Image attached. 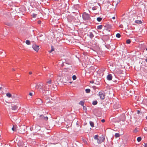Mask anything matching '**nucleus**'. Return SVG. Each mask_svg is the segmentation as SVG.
I'll list each match as a JSON object with an SVG mask.
<instances>
[{"label":"nucleus","mask_w":147,"mask_h":147,"mask_svg":"<svg viewBox=\"0 0 147 147\" xmlns=\"http://www.w3.org/2000/svg\"><path fill=\"white\" fill-rule=\"evenodd\" d=\"M143 146L145 147H147V143H144V145H143Z\"/></svg>","instance_id":"obj_32"},{"label":"nucleus","mask_w":147,"mask_h":147,"mask_svg":"<svg viewBox=\"0 0 147 147\" xmlns=\"http://www.w3.org/2000/svg\"><path fill=\"white\" fill-rule=\"evenodd\" d=\"M102 25H100L98 26L97 27V29L98 30H101L102 29Z\"/></svg>","instance_id":"obj_13"},{"label":"nucleus","mask_w":147,"mask_h":147,"mask_svg":"<svg viewBox=\"0 0 147 147\" xmlns=\"http://www.w3.org/2000/svg\"><path fill=\"white\" fill-rule=\"evenodd\" d=\"M101 121L102 123H104L105 121V120L104 119H102L101 120Z\"/></svg>","instance_id":"obj_33"},{"label":"nucleus","mask_w":147,"mask_h":147,"mask_svg":"<svg viewBox=\"0 0 147 147\" xmlns=\"http://www.w3.org/2000/svg\"><path fill=\"white\" fill-rule=\"evenodd\" d=\"M84 103V102L82 101H81L79 103V104L83 106Z\"/></svg>","instance_id":"obj_20"},{"label":"nucleus","mask_w":147,"mask_h":147,"mask_svg":"<svg viewBox=\"0 0 147 147\" xmlns=\"http://www.w3.org/2000/svg\"><path fill=\"white\" fill-rule=\"evenodd\" d=\"M43 71H45V70H44V69H43Z\"/></svg>","instance_id":"obj_49"},{"label":"nucleus","mask_w":147,"mask_h":147,"mask_svg":"<svg viewBox=\"0 0 147 147\" xmlns=\"http://www.w3.org/2000/svg\"><path fill=\"white\" fill-rule=\"evenodd\" d=\"M33 49L36 52H38L39 49V46L37 45L36 44H34L32 46Z\"/></svg>","instance_id":"obj_4"},{"label":"nucleus","mask_w":147,"mask_h":147,"mask_svg":"<svg viewBox=\"0 0 147 147\" xmlns=\"http://www.w3.org/2000/svg\"><path fill=\"white\" fill-rule=\"evenodd\" d=\"M112 75L111 74H109L107 76V79L109 80L110 81L112 80Z\"/></svg>","instance_id":"obj_7"},{"label":"nucleus","mask_w":147,"mask_h":147,"mask_svg":"<svg viewBox=\"0 0 147 147\" xmlns=\"http://www.w3.org/2000/svg\"><path fill=\"white\" fill-rule=\"evenodd\" d=\"M25 131L24 130V129H23V131H22V132H21V133H22V134H23V133H24V132H25Z\"/></svg>","instance_id":"obj_40"},{"label":"nucleus","mask_w":147,"mask_h":147,"mask_svg":"<svg viewBox=\"0 0 147 147\" xmlns=\"http://www.w3.org/2000/svg\"><path fill=\"white\" fill-rule=\"evenodd\" d=\"M82 18L83 19L85 20H89L91 19L89 15L86 12H84L83 14Z\"/></svg>","instance_id":"obj_1"},{"label":"nucleus","mask_w":147,"mask_h":147,"mask_svg":"<svg viewBox=\"0 0 147 147\" xmlns=\"http://www.w3.org/2000/svg\"><path fill=\"white\" fill-rule=\"evenodd\" d=\"M146 119H147V116H146Z\"/></svg>","instance_id":"obj_47"},{"label":"nucleus","mask_w":147,"mask_h":147,"mask_svg":"<svg viewBox=\"0 0 147 147\" xmlns=\"http://www.w3.org/2000/svg\"><path fill=\"white\" fill-rule=\"evenodd\" d=\"M98 135H95L94 136V139L97 140L98 139Z\"/></svg>","instance_id":"obj_21"},{"label":"nucleus","mask_w":147,"mask_h":147,"mask_svg":"<svg viewBox=\"0 0 147 147\" xmlns=\"http://www.w3.org/2000/svg\"><path fill=\"white\" fill-rule=\"evenodd\" d=\"M85 91L86 93H89L90 91V90L89 89H86L85 90Z\"/></svg>","instance_id":"obj_17"},{"label":"nucleus","mask_w":147,"mask_h":147,"mask_svg":"<svg viewBox=\"0 0 147 147\" xmlns=\"http://www.w3.org/2000/svg\"><path fill=\"white\" fill-rule=\"evenodd\" d=\"M47 83L48 84H51V80H49L47 82Z\"/></svg>","instance_id":"obj_30"},{"label":"nucleus","mask_w":147,"mask_h":147,"mask_svg":"<svg viewBox=\"0 0 147 147\" xmlns=\"http://www.w3.org/2000/svg\"><path fill=\"white\" fill-rule=\"evenodd\" d=\"M44 68H46V67H44Z\"/></svg>","instance_id":"obj_53"},{"label":"nucleus","mask_w":147,"mask_h":147,"mask_svg":"<svg viewBox=\"0 0 147 147\" xmlns=\"http://www.w3.org/2000/svg\"><path fill=\"white\" fill-rule=\"evenodd\" d=\"M144 129L145 131H147V127H144Z\"/></svg>","instance_id":"obj_36"},{"label":"nucleus","mask_w":147,"mask_h":147,"mask_svg":"<svg viewBox=\"0 0 147 147\" xmlns=\"http://www.w3.org/2000/svg\"><path fill=\"white\" fill-rule=\"evenodd\" d=\"M33 37H34V38H35V36H34Z\"/></svg>","instance_id":"obj_52"},{"label":"nucleus","mask_w":147,"mask_h":147,"mask_svg":"<svg viewBox=\"0 0 147 147\" xmlns=\"http://www.w3.org/2000/svg\"><path fill=\"white\" fill-rule=\"evenodd\" d=\"M115 136L116 138L118 137L119 136V134L118 133H116L115 134Z\"/></svg>","instance_id":"obj_24"},{"label":"nucleus","mask_w":147,"mask_h":147,"mask_svg":"<svg viewBox=\"0 0 147 147\" xmlns=\"http://www.w3.org/2000/svg\"><path fill=\"white\" fill-rule=\"evenodd\" d=\"M29 39H31L32 40H33V39L32 38V39H31L30 38Z\"/></svg>","instance_id":"obj_45"},{"label":"nucleus","mask_w":147,"mask_h":147,"mask_svg":"<svg viewBox=\"0 0 147 147\" xmlns=\"http://www.w3.org/2000/svg\"><path fill=\"white\" fill-rule=\"evenodd\" d=\"M146 51H147V48H146Z\"/></svg>","instance_id":"obj_51"},{"label":"nucleus","mask_w":147,"mask_h":147,"mask_svg":"<svg viewBox=\"0 0 147 147\" xmlns=\"http://www.w3.org/2000/svg\"><path fill=\"white\" fill-rule=\"evenodd\" d=\"M89 36L91 38H92L94 36V35L92 32H89Z\"/></svg>","instance_id":"obj_10"},{"label":"nucleus","mask_w":147,"mask_h":147,"mask_svg":"<svg viewBox=\"0 0 147 147\" xmlns=\"http://www.w3.org/2000/svg\"><path fill=\"white\" fill-rule=\"evenodd\" d=\"M3 53L2 51L1 50H0V53L1 54Z\"/></svg>","instance_id":"obj_37"},{"label":"nucleus","mask_w":147,"mask_h":147,"mask_svg":"<svg viewBox=\"0 0 147 147\" xmlns=\"http://www.w3.org/2000/svg\"><path fill=\"white\" fill-rule=\"evenodd\" d=\"M18 107L16 105H15L12 107L11 109L13 110H15L17 109Z\"/></svg>","instance_id":"obj_9"},{"label":"nucleus","mask_w":147,"mask_h":147,"mask_svg":"<svg viewBox=\"0 0 147 147\" xmlns=\"http://www.w3.org/2000/svg\"><path fill=\"white\" fill-rule=\"evenodd\" d=\"M98 95L101 99H104L105 96V93L103 91H101L100 92L98 93Z\"/></svg>","instance_id":"obj_2"},{"label":"nucleus","mask_w":147,"mask_h":147,"mask_svg":"<svg viewBox=\"0 0 147 147\" xmlns=\"http://www.w3.org/2000/svg\"><path fill=\"white\" fill-rule=\"evenodd\" d=\"M142 138L141 137H138L137 138V140L138 142H140Z\"/></svg>","instance_id":"obj_22"},{"label":"nucleus","mask_w":147,"mask_h":147,"mask_svg":"<svg viewBox=\"0 0 147 147\" xmlns=\"http://www.w3.org/2000/svg\"><path fill=\"white\" fill-rule=\"evenodd\" d=\"M140 113V111H137V113L138 114H139Z\"/></svg>","instance_id":"obj_35"},{"label":"nucleus","mask_w":147,"mask_h":147,"mask_svg":"<svg viewBox=\"0 0 147 147\" xmlns=\"http://www.w3.org/2000/svg\"><path fill=\"white\" fill-rule=\"evenodd\" d=\"M135 22L138 24H141L142 23V22L141 20H136Z\"/></svg>","instance_id":"obj_12"},{"label":"nucleus","mask_w":147,"mask_h":147,"mask_svg":"<svg viewBox=\"0 0 147 147\" xmlns=\"http://www.w3.org/2000/svg\"><path fill=\"white\" fill-rule=\"evenodd\" d=\"M145 61L147 63V59H145Z\"/></svg>","instance_id":"obj_43"},{"label":"nucleus","mask_w":147,"mask_h":147,"mask_svg":"<svg viewBox=\"0 0 147 147\" xmlns=\"http://www.w3.org/2000/svg\"><path fill=\"white\" fill-rule=\"evenodd\" d=\"M37 15L36 14H33L32 15V17L33 18H35L36 17V16Z\"/></svg>","instance_id":"obj_31"},{"label":"nucleus","mask_w":147,"mask_h":147,"mask_svg":"<svg viewBox=\"0 0 147 147\" xmlns=\"http://www.w3.org/2000/svg\"><path fill=\"white\" fill-rule=\"evenodd\" d=\"M102 18L100 17H98L97 18V20L98 22H100L102 20Z\"/></svg>","instance_id":"obj_19"},{"label":"nucleus","mask_w":147,"mask_h":147,"mask_svg":"<svg viewBox=\"0 0 147 147\" xmlns=\"http://www.w3.org/2000/svg\"><path fill=\"white\" fill-rule=\"evenodd\" d=\"M6 96L8 98H10V97H11V96H12L11 94L9 93H7L6 94Z\"/></svg>","instance_id":"obj_15"},{"label":"nucleus","mask_w":147,"mask_h":147,"mask_svg":"<svg viewBox=\"0 0 147 147\" xmlns=\"http://www.w3.org/2000/svg\"><path fill=\"white\" fill-rule=\"evenodd\" d=\"M29 95L30 96H32V93L31 92H30L29 93Z\"/></svg>","instance_id":"obj_34"},{"label":"nucleus","mask_w":147,"mask_h":147,"mask_svg":"<svg viewBox=\"0 0 147 147\" xmlns=\"http://www.w3.org/2000/svg\"><path fill=\"white\" fill-rule=\"evenodd\" d=\"M36 102H39V103H38L39 104H41L42 103V101L40 99H38L36 100Z\"/></svg>","instance_id":"obj_11"},{"label":"nucleus","mask_w":147,"mask_h":147,"mask_svg":"<svg viewBox=\"0 0 147 147\" xmlns=\"http://www.w3.org/2000/svg\"><path fill=\"white\" fill-rule=\"evenodd\" d=\"M41 35H40V37H41Z\"/></svg>","instance_id":"obj_54"},{"label":"nucleus","mask_w":147,"mask_h":147,"mask_svg":"<svg viewBox=\"0 0 147 147\" xmlns=\"http://www.w3.org/2000/svg\"><path fill=\"white\" fill-rule=\"evenodd\" d=\"M107 27L108 29H111V26L109 25H107Z\"/></svg>","instance_id":"obj_28"},{"label":"nucleus","mask_w":147,"mask_h":147,"mask_svg":"<svg viewBox=\"0 0 147 147\" xmlns=\"http://www.w3.org/2000/svg\"><path fill=\"white\" fill-rule=\"evenodd\" d=\"M32 74V72L31 71H30L29 72V74Z\"/></svg>","instance_id":"obj_41"},{"label":"nucleus","mask_w":147,"mask_h":147,"mask_svg":"<svg viewBox=\"0 0 147 147\" xmlns=\"http://www.w3.org/2000/svg\"><path fill=\"white\" fill-rule=\"evenodd\" d=\"M112 18L113 19H115V17H113Z\"/></svg>","instance_id":"obj_42"},{"label":"nucleus","mask_w":147,"mask_h":147,"mask_svg":"<svg viewBox=\"0 0 147 147\" xmlns=\"http://www.w3.org/2000/svg\"><path fill=\"white\" fill-rule=\"evenodd\" d=\"M54 49L53 48V47L52 46L51 47V50L49 51V52L50 53H51L53 51H54Z\"/></svg>","instance_id":"obj_27"},{"label":"nucleus","mask_w":147,"mask_h":147,"mask_svg":"<svg viewBox=\"0 0 147 147\" xmlns=\"http://www.w3.org/2000/svg\"><path fill=\"white\" fill-rule=\"evenodd\" d=\"M34 127L35 129L36 130H38L40 129V127L38 125H35L33 126V128Z\"/></svg>","instance_id":"obj_8"},{"label":"nucleus","mask_w":147,"mask_h":147,"mask_svg":"<svg viewBox=\"0 0 147 147\" xmlns=\"http://www.w3.org/2000/svg\"><path fill=\"white\" fill-rule=\"evenodd\" d=\"M94 82L93 81H90V83H93Z\"/></svg>","instance_id":"obj_38"},{"label":"nucleus","mask_w":147,"mask_h":147,"mask_svg":"<svg viewBox=\"0 0 147 147\" xmlns=\"http://www.w3.org/2000/svg\"><path fill=\"white\" fill-rule=\"evenodd\" d=\"M90 125L92 127H94V123L92 121L90 122Z\"/></svg>","instance_id":"obj_16"},{"label":"nucleus","mask_w":147,"mask_h":147,"mask_svg":"<svg viewBox=\"0 0 147 147\" xmlns=\"http://www.w3.org/2000/svg\"><path fill=\"white\" fill-rule=\"evenodd\" d=\"M98 102L96 100L94 101H93L92 104L93 105H96L97 104Z\"/></svg>","instance_id":"obj_18"},{"label":"nucleus","mask_w":147,"mask_h":147,"mask_svg":"<svg viewBox=\"0 0 147 147\" xmlns=\"http://www.w3.org/2000/svg\"><path fill=\"white\" fill-rule=\"evenodd\" d=\"M142 113H140V115H142Z\"/></svg>","instance_id":"obj_50"},{"label":"nucleus","mask_w":147,"mask_h":147,"mask_svg":"<svg viewBox=\"0 0 147 147\" xmlns=\"http://www.w3.org/2000/svg\"><path fill=\"white\" fill-rule=\"evenodd\" d=\"M71 126V125H70L69 126L68 125H67V126H66V127L67 128H68L69 127H70Z\"/></svg>","instance_id":"obj_39"},{"label":"nucleus","mask_w":147,"mask_h":147,"mask_svg":"<svg viewBox=\"0 0 147 147\" xmlns=\"http://www.w3.org/2000/svg\"><path fill=\"white\" fill-rule=\"evenodd\" d=\"M2 88V87H0V89H1Z\"/></svg>","instance_id":"obj_44"},{"label":"nucleus","mask_w":147,"mask_h":147,"mask_svg":"<svg viewBox=\"0 0 147 147\" xmlns=\"http://www.w3.org/2000/svg\"><path fill=\"white\" fill-rule=\"evenodd\" d=\"M36 88L37 89H42L43 86L40 84H37L36 85Z\"/></svg>","instance_id":"obj_6"},{"label":"nucleus","mask_w":147,"mask_h":147,"mask_svg":"<svg viewBox=\"0 0 147 147\" xmlns=\"http://www.w3.org/2000/svg\"><path fill=\"white\" fill-rule=\"evenodd\" d=\"M126 43L127 44H129L131 42V40L130 39H127L126 41Z\"/></svg>","instance_id":"obj_25"},{"label":"nucleus","mask_w":147,"mask_h":147,"mask_svg":"<svg viewBox=\"0 0 147 147\" xmlns=\"http://www.w3.org/2000/svg\"><path fill=\"white\" fill-rule=\"evenodd\" d=\"M105 140V138L104 136L100 137L97 140V142L98 144H100L102 142Z\"/></svg>","instance_id":"obj_3"},{"label":"nucleus","mask_w":147,"mask_h":147,"mask_svg":"<svg viewBox=\"0 0 147 147\" xmlns=\"http://www.w3.org/2000/svg\"><path fill=\"white\" fill-rule=\"evenodd\" d=\"M20 129H21V130H22V127H21V128H20Z\"/></svg>","instance_id":"obj_46"},{"label":"nucleus","mask_w":147,"mask_h":147,"mask_svg":"<svg viewBox=\"0 0 147 147\" xmlns=\"http://www.w3.org/2000/svg\"><path fill=\"white\" fill-rule=\"evenodd\" d=\"M25 42L27 45H30L31 44L30 41L28 40H26V41Z\"/></svg>","instance_id":"obj_14"},{"label":"nucleus","mask_w":147,"mask_h":147,"mask_svg":"<svg viewBox=\"0 0 147 147\" xmlns=\"http://www.w3.org/2000/svg\"><path fill=\"white\" fill-rule=\"evenodd\" d=\"M72 78H73V80H75L76 79V76L74 75L72 76Z\"/></svg>","instance_id":"obj_29"},{"label":"nucleus","mask_w":147,"mask_h":147,"mask_svg":"<svg viewBox=\"0 0 147 147\" xmlns=\"http://www.w3.org/2000/svg\"><path fill=\"white\" fill-rule=\"evenodd\" d=\"M40 22H38V23L39 24H40Z\"/></svg>","instance_id":"obj_48"},{"label":"nucleus","mask_w":147,"mask_h":147,"mask_svg":"<svg viewBox=\"0 0 147 147\" xmlns=\"http://www.w3.org/2000/svg\"><path fill=\"white\" fill-rule=\"evenodd\" d=\"M40 119L43 120L45 121H46L48 119V117L47 116L45 117L44 116L42 115H41L39 116Z\"/></svg>","instance_id":"obj_5"},{"label":"nucleus","mask_w":147,"mask_h":147,"mask_svg":"<svg viewBox=\"0 0 147 147\" xmlns=\"http://www.w3.org/2000/svg\"><path fill=\"white\" fill-rule=\"evenodd\" d=\"M12 130L14 131H16V128L13 125V127L12 128Z\"/></svg>","instance_id":"obj_23"},{"label":"nucleus","mask_w":147,"mask_h":147,"mask_svg":"<svg viewBox=\"0 0 147 147\" xmlns=\"http://www.w3.org/2000/svg\"><path fill=\"white\" fill-rule=\"evenodd\" d=\"M121 36V35L120 34L117 33L116 34V37L117 38H120Z\"/></svg>","instance_id":"obj_26"}]
</instances>
